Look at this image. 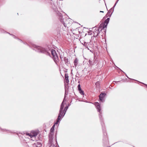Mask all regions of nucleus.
<instances>
[{"instance_id":"1","label":"nucleus","mask_w":147,"mask_h":147,"mask_svg":"<svg viewBox=\"0 0 147 147\" xmlns=\"http://www.w3.org/2000/svg\"><path fill=\"white\" fill-rule=\"evenodd\" d=\"M32 46L35 49H34L38 52L43 53L47 55L50 56L51 53L53 56L55 61L56 62L58 60V57L57 56L56 51L53 50L52 49L50 50L49 49H45L39 46H36L35 45H32Z\"/></svg>"},{"instance_id":"2","label":"nucleus","mask_w":147,"mask_h":147,"mask_svg":"<svg viewBox=\"0 0 147 147\" xmlns=\"http://www.w3.org/2000/svg\"><path fill=\"white\" fill-rule=\"evenodd\" d=\"M55 124L50 129L49 134V144L50 147H56L57 145L56 136L54 138L53 131L54 130Z\"/></svg>"},{"instance_id":"3","label":"nucleus","mask_w":147,"mask_h":147,"mask_svg":"<svg viewBox=\"0 0 147 147\" xmlns=\"http://www.w3.org/2000/svg\"><path fill=\"white\" fill-rule=\"evenodd\" d=\"M110 18H108L105 21L104 24L102 23L99 26V29L97 30V33L96 35V36H98L99 33V30L100 28H101V30H102L105 29V28H106L107 26V24H108Z\"/></svg>"},{"instance_id":"4","label":"nucleus","mask_w":147,"mask_h":147,"mask_svg":"<svg viewBox=\"0 0 147 147\" xmlns=\"http://www.w3.org/2000/svg\"><path fill=\"white\" fill-rule=\"evenodd\" d=\"M94 105L97 109V111L99 112V117L101 119L102 117V112L101 111V107L100 104L98 102H95Z\"/></svg>"},{"instance_id":"5","label":"nucleus","mask_w":147,"mask_h":147,"mask_svg":"<svg viewBox=\"0 0 147 147\" xmlns=\"http://www.w3.org/2000/svg\"><path fill=\"white\" fill-rule=\"evenodd\" d=\"M64 100L65 99L64 98L63 101L62 103L60 106V108L59 110V115H60L61 116H62V117H63V116L64 114V111H63V110L64 107V106L65 104V103H64Z\"/></svg>"},{"instance_id":"6","label":"nucleus","mask_w":147,"mask_h":147,"mask_svg":"<svg viewBox=\"0 0 147 147\" xmlns=\"http://www.w3.org/2000/svg\"><path fill=\"white\" fill-rule=\"evenodd\" d=\"M26 135L29 136L30 138H32L31 140H32L34 141L36 140L35 138L37 135V133L36 132L32 133V134L28 133L26 134Z\"/></svg>"},{"instance_id":"7","label":"nucleus","mask_w":147,"mask_h":147,"mask_svg":"<svg viewBox=\"0 0 147 147\" xmlns=\"http://www.w3.org/2000/svg\"><path fill=\"white\" fill-rule=\"evenodd\" d=\"M106 95L105 93H102L99 95V99L102 102H103L105 101V96Z\"/></svg>"},{"instance_id":"8","label":"nucleus","mask_w":147,"mask_h":147,"mask_svg":"<svg viewBox=\"0 0 147 147\" xmlns=\"http://www.w3.org/2000/svg\"><path fill=\"white\" fill-rule=\"evenodd\" d=\"M114 8V7H113L111 8L108 11L107 14L108 15V16H109V17L111 16L113 12Z\"/></svg>"},{"instance_id":"9","label":"nucleus","mask_w":147,"mask_h":147,"mask_svg":"<svg viewBox=\"0 0 147 147\" xmlns=\"http://www.w3.org/2000/svg\"><path fill=\"white\" fill-rule=\"evenodd\" d=\"M65 82L66 83L68 84L69 82L68 79L69 76L67 74H65Z\"/></svg>"},{"instance_id":"10","label":"nucleus","mask_w":147,"mask_h":147,"mask_svg":"<svg viewBox=\"0 0 147 147\" xmlns=\"http://www.w3.org/2000/svg\"><path fill=\"white\" fill-rule=\"evenodd\" d=\"M92 60L91 59H89V63L90 65H92L95 63H96V61H95L94 62L92 61Z\"/></svg>"},{"instance_id":"11","label":"nucleus","mask_w":147,"mask_h":147,"mask_svg":"<svg viewBox=\"0 0 147 147\" xmlns=\"http://www.w3.org/2000/svg\"><path fill=\"white\" fill-rule=\"evenodd\" d=\"M65 19L64 20V19H62V18L61 19V22L63 23L64 26H65V24H67V23L65 21Z\"/></svg>"},{"instance_id":"12","label":"nucleus","mask_w":147,"mask_h":147,"mask_svg":"<svg viewBox=\"0 0 147 147\" xmlns=\"http://www.w3.org/2000/svg\"><path fill=\"white\" fill-rule=\"evenodd\" d=\"M68 108V106H66L65 107V109H64L63 110V111H64V114L63 115V116H64V115H65V113H66V111H67V109Z\"/></svg>"},{"instance_id":"13","label":"nucleus","mask_w":147,"mask_h":147,"mask_svg":"<svg viewBox=\"0 0 147 147\" xmlns=\"http://www.w3.org/2000/svg\"><path fill=\"white\" fill-rule=\"evenodd\" d=\"M78 61V60L77 59H76L74 61V63L75 66H76L77 65Z\"/></svg>"},{"instance_id":"14","label":"nucleus","mask_w":147,"mask_h":147,"mask_svg":"<svg viewBox=\"0 0 147 147\" xmlns=\"http://www.w3.org/2000/svg\"><path fill=\"white\" fill-rule=\"evenodd\" d=\"M35 144L37 147H40L41 146V143L38 142L35 143Z\"/></svg>"},{"instance_id":"15","label":"nucleus","mask_w":147,"mask_h":147,"mask_svg":"<svg viewBox=\"0 0 147 147\" xmlns=\"http://www.w3.org/2000/svg\"><path fill=\"white\" fill-rule=\"evenodd\" d=\"M64 61L66 64H67L68 63V59L66 57H65L64 58Z\"/></svg>"},{"instance_id":"16","label":"nucleus","mask_w":147,"mask_h":147,"mask_svg":"<svg viewBox=\"0 0 147 147\" xmlns=\"http://www.w3.org/2000/svg\"><path fill=\"white\" fill-rule=\"evenodd\" d=\"M83 45L84 46L86 47L87 48H88V49H89L88 48V43H86V42H84V44H83Z\"/></svg>"},{"instance_id":"17","label":"nucleus","mask_w":147,"mask_h":147,"mask_svg":"<svg viewBox=\"0 0 147 147\" xmlns=\"http://www.w3.org/2000/svg\"><path fill=\"white\" fill-rule=\"evenodd\" d=\"M79 91L80 93L82 95H84V92L82 90H79Z\"/></svg>"},{"instance_id":"18","label":"nucleus","mask_w":147,"mask_h":147,"mask_svg":"<svg viewBox=\"0 0 147 147\" xmlns=\"http://www.w3.org/2000/svg\"><path fill=\"white\" fill-rule=\"evenodd\" d=\"M61 117H63L62 116H61L60 115H59L58 116V117L57 119L60 121L61 119Z\"/></svg>"},{"instance_id":"19","label":"nucleus","mask_w":147,"mask_h":147,"mask_svg":"<svg viewBox=\"0 0 147 147\" xmlns=\"http://www.w3.org/2000/svg\"><path fill=\"white\" fill-rule=\"evenodd\" d=\"M78 90H80L81 89L80 87V84L78 85Z\"/></svg>"},{"instance_id":"20","label":"nucleus","mask_w":147,"mask_h":147,"mask_svg":"<svg viewBox=\"0 0 147 147\" xmlns=\"http://www.w3.org/2000/svg\"><path fill=\"white\" fill-rule=\"evenodd\" d=\"M59 121H60L59 120H58V119H57V120L56 122L55 123V124H57L59 122Z\"/></svg>"},{"instance_id":"21","label":"nucleus","mask_w":147,"mask_h":147,"mask_svg":"<svg viewBox=\"0 0 147 147\" xmlns=\"http://www.w3.org/2000/svg\"><path fill=\"white\" fill-rule=\"evenodd\" d=\"M118 1H116V2H115V5H114V6H113V7H115V5H116V4H117V2H118Z\"/></svg>"},{"instance_id":"22","label":"nucleus","mask_w":147,"mask_h":147,"mask_svg":"<svg viewBox=\"0 0 147 147\" xmlns=\"http://www.w3.org/2000/svg\"><path fill=\"white\" fill-rule=\"evenodd\" d=\"M10 34V35H12V36L13 37H14V38H16V36H14V35H13V34Z\"/></svg>"},{"instance_id":"23","label":"nucleus","mask_w":147,"mask_h":147,"mask_svg":"<svg viewBox=\"0 0 147 147\" xmlns=\"http://www.w3.org/2000/svg\"><path fill=\"white\" fill-rule=\"evenodd\" d=\"M99 84V82H97L96 83V84Z\"/></svg>"},{"instance_id":"24","label":"nucleus","mask_w":147,"mask_h":147,"mask_svg":"<svg viewBox=\"0 0 147 147\" xmlns=\"http://www.w3.org/2000/svg\"><path fill=\"white\" fill-rule=\"evenodd\" d=\"M18 40L20 41V42H22V40L19 39H18Z\"/></svg>"},{"instance_id":"25","label":"nucleus","mask_w":147,"mask_h":147,"mask_svg":"<svg viewBox=\"0 0 147 147\" xmlns=\"http://www.w3.org/2000/svg\"><path fill=\"white\" fill-rule=\"evenodd\" d=\"M100 12H104L103 11H100Z\"/></svg>"},{"instance_id":"26","label":"nucleus","mask_w":147,"mask_h":147,"mask_svg":"<svg viewBox=\"0 0 147 147\" xmlns=\"http://www.w3.org/2000/svg\"><path fill=\"white\" fill-rule=\"evenodd\" d=\"M62 58H63V57H60V58H61V59H62Z\"/></svg>"},{"instance_id":"27","label":"nucleus","mask_w":147,"mask_h":147,"mask_svg":"<svg viewBox=\"0 0 147 147\" xmlns=\"http://www.w3.org/2000/svg\"><path fill=\"white\" fill-rule=\"evenodd\" d=\"M70 105H68V107H69Z\"/></svg>"},{"instance_id":"28","label":"nucleus","mask_w":147,"mask_h":147,"mask_svg":"<svg viewBox=\"0 0 147 147\" xmlns=\"http://www.w3.org/2000/svg\"><path fill=\"white\" fill-rule=\"evenodd\" d=\"M119 0H117V1H118Z\"/></svg>"}]
</instances>
